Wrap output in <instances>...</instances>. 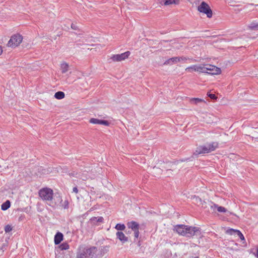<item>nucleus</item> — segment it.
<instances>
[{
  "label": "nucleus",
  "instance_id": "f257e3e1",
  "mask_svg": "<svg viewBox=\"0 0 258 258\" xmlns=\"http://www.w3.org/2000/svg\"><path fill=\"white\" fill-rule=\"evenodd\" d=\"M97 251L96 246H81L78 249L76 258H94Z\"/></svg>",
  "mask_w": 258,
  "mask_h": 258
},
{
  "label": "nucleus",
  "instance_id": "f03ea898",
  "mask_svg": "<svg viewBox=\"0 0 258 258\" xmlns=\"http://www.w3.org/2000/svg\"><path fill=\"white\" fill-rule=\"evenodd\" d=\"M174 230L180 235L186 237L194 236L199 229L196 227L188 226L184 225H178L174 227Z\"/></svg>",
  "mask_w": 258,
  "mask_h": 258
},
{
  "label": "nucleus",
  "instance_id": "7ed1b4c3",
  "mask_svg": "<svg viewBox=\"0 0 258 258\" xmlns=\"http://www.w3.org/2000/svg\"><path fill=\"white\" fill-rule=\"evenodd\" d=\"M218 147L217 142L208 143L205 145L200 146L196 148L194 154L197 155L201 154H206L215 151Z\"/></svg>",
  "mask_w": 258,
  "mask_h": 258
},
{
  "label": "nucleus",
  "instance_id": "20e7f679",
  "mask_svg": "<svg viewBox=\"0 0 258 258\" xmlns=\"http://www.w3.org/2000/svg\"><path fill=\"white\" fill-rule=\"evenodd\" d=\"M38 194L43 201L51 202L53 199V191L50 188L44 187L40 189Z\"/></svg>",
  "mask_w": 258,
  "mask_h": 258
},
{
  "label": "nucleus",
  "instance_id": "39448f33",
  "mask_svg": "<svg viewBox=\"0 0 258 258\" xmlns=\"http://www.w3.org/2000/svg\"><path fill=\"white\" fill-rule=\"evenodd\" d=\"M23 37L19 34L13 35L10 40L8 41V46L13 48H15L20 45L22 42Z\"/></svg>",
  "mask_w": 258,
  "mask_h": 258
},
{
  "label": "nucleus",
  "instance_id": "423d86ee",
  "mask_svg": "<svg viewBox=\"0 0 258 258\" xmlns=\"http://www.w3.org/2000/svg\"><path fill=\"white\" fill-rule=\"evenodd\" d=\"M198 11L206 14L208 18H210L212 17V11L209 6L205 2H203L198 7Z\"/></svg>",
  "mask_w": 258,
  "mask_h": 258
},
{
  "label": "nucleus",
  "instance_id": "0eeeda50",
  "mask_svg": "<svg viewBox=\"0 0 258 258\" xmlns=\"http://www.w3.org/2000/svg\"><path fill=\"white\" fill-rule=\"evenodd\" d=\"M131 54L129 51H127L121 54H113L110 57V59L113 61H121L127 58Z\"/></svg>",
  "mask_w": 258,
  "mask_h": 258
},
{
  "label": "nucleus",
  "instance_id": "6e6552de",
  "mask_svg": "<svg viewBox=\"0 0 258 258\" xmlns=\"http://www.w3.org/2000/svg\"><path fill=\"white\" fill-rule=\"evenodd\" d=\"M206 73L210 75H218L221 72V69L215 66L207 64H205Z\"/></svg>",
  "mask_w": 258,
  "mask_h": 258
},
{
  "label": "nucleus",
  "instance_id": "1a4fd4ad",
  "mask_svg": "<svg viewBox=\"0 0 258 258\" xmlns=\"http://www.w3.org/2000/svg\"><path fill=\"white\" fill-rule=\"evenodd\" d=\"M127 226L134 232L135 238H138L140 234L139 230L140 227L139 224L135 221H131L127 223Z\"/></svg>",
  "mask_w": 258,
  "mask_h": 258
},
{
  "label": "nucleus",
  "instance_id": "9d476101",
  "mask_svg": "<svg viewBox=\"0 0 258 258\" xmlns=\"http://www.w3.org/2000/svg\"><path fill=\"white\" fill-rule=\"evenodd\" d=\"M89 122L93 124H102L105 126H108L109 125V122L107 120H100L94 118H91Z\"/></svg>",
  "mask_w": 258,
  "mask_h": 258
},
{
  "label": "nucleus",
  "instance_id": "9b49d317",
  "mask_svg": "<svg viewBox=\"0 0 258 258\" xmlns=\"http://www.w3.org/2000/svg\"><path fill=\"white\" fill-rule=\"evenodd\" d=\"M116 237L122 243H124L128 240V238L126 237L124 234L121 231H118L116 234Z\"/></svg>",
  "mask_w": 258,
  "mask_h": 258
},
{
  "label": "nucleus",
  "instance_id": "f8f14e48",
  "mask_svg": "<svg viewBox=\"0 0 258 258\" xmlns=\"http://www.w3.org/2000/svg\"><path fill=\"white\" fill-rule=\"evenodd\" d=\"M63 240V234L60 232H57L54 236V243L56 245L59 244Z\"/></svg>",
  "mask_w": 258,
  "mask_h": 258
},
{
  "label": "nucleus",
  "instance_id": "ddd939ff",
  "mask_svg": "<svg viewBox=\"0 0 258 258\" xmlns=\"http://www.w3.org/2000/svg\"><path fill=\"white\" fill-rule=\"evenodd\" d=\"M180 61V59L179 58V57H173L172 58H170L167 60H166L164 64L165 65H168V64H172L173 63H175L178 61Z\"/></svg>",
  "mask_w": 258,
  "mask_h": 258
},
{
  "label": "nucleus",
  "instance_id": "4468645a",
  "mask_svg": "<svg viewBox=\"0 0 258 258\" xmlns=\"http://www.w3.org/2000/svg\"><path fill=\"white\" fill-rule=\"evenodd\" d=\"M69 64L68 63L63 62L61 64L60 69L62 74L67 73L69 70Z\"/></svg>",
  "mask_w": 258,
  "mask_h": 258
},
{
  "label": "nucleus",
  "instance_id": "2eb2a0df",
  "mask_svg": "<svg viewBox=\"0 0 258 258\" xmlns=\"http://www.w3.org/2000/svg\"><path fill=\"white\" fill-rule=\"evenodd\" d=\"M11 206L10 202L7 200L6 202L4 203L1 206V209L3 211H6Z\"/></svg>",
  "mask_w": 258,
  "mask_h": 258
},
{
  "label": "nucleus",
  "instance_id": "dca6fc26",
  "mask_svg": "<svg viewBox=\"0 0 258 258\" xmlns=\"http://www.w3.org/2000/svg\"><path fill=\"white\" fill-rule=\"evenodd\" d=\"M196 72L206 73L205 64L203 65H197Z\"/></svg>",
  "mask_w": 258,
  "mask_h": 258
},
{
  "label": "nucleus",
  "instance_id": "f3484780",
  "mask_svg": "<svg viewBox=\"0 0 258 258\" xmlns=\"http://www.w3.org/2000/svg\"><path fill=\"white\" fill-rule=\"evenodd\" d=\"M64 93L61 91H58L55 93L54 97L57 99H61L64 97Z\"/></svg>",
  "mask_w": 258,
  "mask_h": 258
},
{
  "label": "nucleus",
  "instance_id": "a211bd4d",
  "mask_svg": "<svg viewBox=\"0 0 258 258\" xmlns=\"http://www.w3.org/2000/svg\"><path fill=\"white\" fill-rule=\"evenodd\" d=\"M190 102L191 103H193V104H198L199 103H200V102H204V100L202 99H200V98H191L190 100Z\"/></svg>",
  "mask_w": 258,
  "mask_h": 258
},
{
  "label": "nucleus",
  "instance_id": "6ab92c4d",
  "mask_svg": "<svg viewBox=\"0 0 258 258\" xmlns=\"http://www.w3.org/2000/svg\"><path fill=\"white\" fill-rule=\"evenodd\" d=\"M214 207L217 208V211L219 212L225 213L227 211V209L223 207L218 206L217 205L214 204Z\"/></svg>",
  "mask_w": 258,
  "mask_h": 258
},
{
  "label": "nucleus",
  "instance_id": "aec40b11",
  "mask_svg": "<svg viewBox=\"0 0 258 258\" xmlns=\"http://www.w3.org/2000/svg\"><path fill=\"white\" fill-rule=\"evenodd\" d=\"M185 71L187 72L191 73L193 71H197V65H193L190 67H187L185 69Z\"/></svg>",
  "mask_w": 258,
  "mask_h": 258
},
{
  "label": "nucleus",
  "instance_id": "412c9836",
  "mask_svg": "<svg viewBox=\"0 0 258 258\" xmlns=\"http://www.w3.org/2000/svg\"><path fill=\"white\" fill-rule=\"evenodd\" d=\"M59 247L61 250H67L69 248V245L67 243L64 242L61 244Z\"/></svg>",
  "mask_w": 258,
  "mask_h": 258
},
{
  "label": "nucleus",
  "instance_id": "4be33fe9",
  "mask_svg": "<svg viewBox=\"0 0 258 258\" xmlns=\"http://www.w3.org/2000/svg\"><path fill=\"white\" fill-rule=\"evenodd\" d=\"M115 229L117 230H124L125 228V226L123 224H117L115 226Z\"/></svg>",
  "mask_w": 258,
  "mask_h": 258
},
{
  "label": "nucleus",
  "instance_id": "5701e85b",
  "mask_svg": "<svg viewBox=\"0 0 258 258\" xmlns=\"http://www.w3.org/2000/svg\"><path fill=\"white\" fill-rule=\"evenodd\" d=\"M238 230H235L233 229H229L226 230V233L230 235H236L237 232Z\"/></svg>",
  "mask_w": 258,
  "mask_h": 258
},
{
  "label": "nucleus",
  "instance_id": "b1692460",
  "mask_svg": "<svg viewBox=\"0 0 258 258\" xmlns=\"http://www.w3.org/2000/svg\"><path fill=\"white\" fill-rule=\"evenodd\" d=\"M176 1L178 0H165L164 2V5L165 6L176 4Z\"/></svg>",
  "mask_w": 258,
  "mask_h": 258
},
{
  "label": "nucleus",
  "instance_id": "393cba45",
  "mask_svg": "<svg viewBox=\"0 0 258 258\" xmlns=\"http://www.w3.org/2000/svg\"><path fill=\"white\" fill-rule=\"evenodd\" d=\"M248 27L252 30H258V24L252 23L248 26Z\"/></svg>",
  "mask_w": 258,
  "mask_h": 258
},
{
  "label": "nucleus",
  "instance_id": "a878e982",
  "mask_svg": "<svg viewBox=\"0 0 258 258\" xmlns=\"http://www.w3.org/2000/svg\"><path fill=\"white\" fill-rule=\"evenodd\" d=\"M62 207L64 209H68L69 207V203L68 201H64L63 203L62 204Z\"/></svg>",
  "mask_w": 258,
  "mask_h": 258
},
{
  "label": "nucleus",
  "instance_id": "bb28decb",
  "mask_svg": "<svg viewBox=\"0 0 258 258\" xmlns=\"http://www.w3.org/2000/svg\"><path fill=\"white\" fill-rule=\"evenodd\" d=\"M13 229L12 227L10 225H7L5 227V231L6 233L10 232Z\"/></svg>",
  "mask_w": 258,
  "mask_h": 258
},
{
  "label": "nucleus",
  "instance_id": "cd10ccee",
  "mask_svg": "<svg viewBox=\"0 0 258 258\" xmlns=\"http://www.w3.org/2000/svg\"><path fill=\"white\" fill-rule=\"evenodd\" d=\"M236 235H237L239 236V238L241 240H244V237L243 235L242 234V233L239 230H238V231L237 232Z\"/></svg>",
  "mask_w": 258,
  "mask_h": 258
},
{
  "label": "nucleus",
  "instance_id": "c85d7f7f",
  "mask_svg": "<svg viewBox=\"0 0 258 258\" xmlns=\"http://www.w3.org/2000/svg\"><path fill=\"white\" fill-rule=\"evenodd\" d=\"M96 220L97 222H103V218L102 217H94L93 220Z\"/></svg>",
  "mask_w": 258,
  "mask_h": 258
},
{
  "label": "nucleus",
  "instance_id": "c756f323",
  "mask_svg": "<svg viewBox=\"0 0 258 258\" xmlns=\"http://www.w3.org/2000/svg\"><path fill=\"white\" fill-rule=\"evenodd\" d=\"M208 96L212 99H216L217 98L216 96L214 94H208Z\"/></svg>",
  "mask_w": 258,
  "mask_h": 258
},
{
  "label": "nucleus",
  "instance_id": "7c9ffc66",
  "mask_svg": "<svg viewBox=\"0 0 258 258\" xmlns=\"http://www.w3.org/2000/svg\"><path fill=\"white\" fill-rule=\"evenodd\" d=\"M179 58L180 59V61H181V60L185 61L186 60L190 59L189 58H186L185 57H179Z\"/></svg>",
  "mask_w": 258,
  "mask_h": 258
},
{
  "label": "nucleus",
  "instance_id": "2f4dec72",
  "mask_svg": "<svg viewBox=\"0 0 258 258\" xmlns=\"http://www.w3.org/2000/svg\"><path fill=\"white\" fill-rule=\"evenodd\" d=\"M73 192L77 194L78 192V189L77 187H74L73 189Z\"/></svg>",
  "mask_w": 258,
  "mask_h": 258
},
{
  "label": "nucleus",
  "instance_id": "473e14b6",
  "mask_svg": "<svg viewBox=\"0 0 258 258\" xmlns=\"http://www.w3.org/2000/svg\"><path fill=\"white\" fill-rule=\"evenodd\" d=\"M71 27L73 29H75V30H76L77 29V27L76 26H75L74 24H72L71 25Z\"/></svg>",
  "mask_w": 258,
  "mask_h": 258
},
{
  "label": "nucleus",
  "instance_id": "72a5a7b5",
  "mask_svg": "<svg viewBox=\"0 0 258 258\" xmlns=\"http://www.w3.org/2000/svg\"><path fill=\"white\" fill-rule=\"evenodd\" d=\"M255 256L258 258V247L256 248V253H254Z\"/></svg>",
  "mask_w": 258,
  "mask_h": 258
},
{
  "label": "nucleus",
  "instance_id": "f704fd0d",
  "mask_svg": "<svg viewBox=\"0 0 258 258\" xmlns=\"http://www.w3.org/2000/svg\"><path fill=\"white\" fill-rule=\"evenodd\" d=\"M77 174H78L77 173H71V175L72 176H76V177H79V175L78 176Z\"/></svg>",
  "mask_w": 258,
  "mask_h": 258
},
{
  "label": "nucleus",
  "instance_id": "c9c22d12",
  "mask_svg": "<svg viewBox=\"0 0 258 258\" xmlns=\"http://www.w3.org/2000/svg\"><path fill=\"white\" fill-rule=\"evenodd\" d=\"M170 171H171V170H170H170H167L166 171L167 175H169V172H170Z\"/></svg>",
  "mask_w": 258,
  "mask_h": 258
},
{
  "label": "nucleus",
  "instance_id": "e433bc0d",
  "mask_svg": "<svg viewBox=\"0 0 258 258\" xmlns=\"http://www.w3.org/2000/svg\"><path fill=\"white\" fill-rule=\"evenodd\" d=\"M2 52H3V49H2V47L0 46V55L2 53Z\"/></svg>",
  "mask_w": 258,
  "mask_h": 258
},
{
  "label": "nucleus",
  "instance_id": "4c0bfd02",
  "mask_svg": "<svg viewBox=\"0 0 258 258\" xmlns=\"http://www.w3.org/2000/svg\"><path fill=\"white\" fill-rule=\"evenodd\" d=\"M154 169L158 170L159 171H161V169H158V168H154Z\"/></svg>",
  "mask_w": 258,
  "mask_h": 258
},
{
  "label": "nucleus",
  "instance_id": "58836bf2",
  "mask_svg": "<svg viewBox=\"0 0 258 258\" xmlns=\"http://www.w3.org/2000/svg\"><path fill=\"white\" fill-rule=\"evenodd\" d=\"M195 258H199V257H198V256H197V257H195Z\"/></svg>",
  "mask_w": 258,
  "mask_h": 258
}]
</instances>
